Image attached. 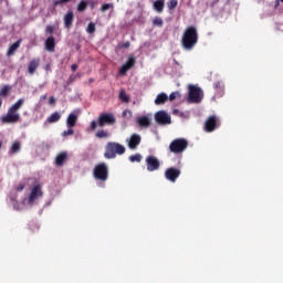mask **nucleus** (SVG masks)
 <instances>
[{
  "label": "nucleus",
  "mask_w": 283,
  "mask_h": 283,
  "mask_svg": "<svg viewBox=\"0 0 283 283\" xmlns=\"http://www.w3.org/2000/svg\"><path fill=\"white\" fill-rule=\"evenodd\" d=\"M23 103H25V99L20 98L11 105L7 111V114L0 118L1 123L3 125H17V123L21 122V114H19V109L23 107Z\"/></svg>",
  "instance_id": "obj_1"
},
{
  "label": "nucleus",
  "mask_w": 283,
  "mask_h": 283,
  "mask_svg": "<svg viewBox=\"0 0 283 283\" xmlns=\"http://www.w3.org/2000/svg\"><path fill=\"white\" fill-rule=\"evenodd\" d=\"M198 45V29L193 25H189L184 31L181 36V46L184 50H191Z\"/></svg>",
  "instance_id": "obj_2"
},
{
  "label": "nucleus",
  "mask_w": 283,
  "mask_h": 283,
  "mask_svg": "<svg viewBox=\"0 0 283 283\" xmlns=\"http://www.w3.org/2000/svg\"><path fill=\"white\" fill-rule=\"evenodd\" d=\"M123 154H125V146L116 142H109L106 144L104 157L107 160L116 158V155L123 156Z\"/></svg>",
  "instance_id": "obj_3"
},
{
  "label": "nucleus",
  "mask_w": 283,
  "mask_h": 283,
  "mask_svg": "<svg viewBox=\"0 0 283 283\" xmlns=\"http://www.w3.org/2000/svg\"><path fill=\"white\" fill-rule=\"evenodd\" d=\"M116 123V117L112 113H103L98 116L97 122H91V132L96 130L97 127H105V125H114Z\"/></svg>",
  "instance_id": "obj_4"
},
{
  "label": "nucleus",
  "mask_w": 283,
  "mask_h": 283,
  "mask_svg": "<svg viewBox=\"0 0 283 283\" xmlns=\"http://www.w3.org/2000/svg\"><path fill=\"white\" fill-rule=\"evenodd\" d=\"M93 176L95 180H99V182H105L109 178V168L107 164L99 163L93 169Z\"/></svg>",
  "instance_id": "obj_5"
},
{
  "label": "nucleus",
  "mask_w": 283,
  "mask_h": 283,
  "mask_svg": "<svg viewBox=\"0 0 283 283\" xmlns=\"http://www.w3.org/2000/svg\"><path fill=\"white\" fill-rule=\"evenodd\" d=\"M189 147V142L185 138H177L169 145L171 154H182Z\"/></svg>",
  "instance_id": "obj_6"
},
{
  "label": "nucleus",
  "mask_w": 283,
  "mask_h": 283,
  "mask_svg": "<svg viewBox=\"0 0 283 283\" xmlns=\"http://www.w3.org/2000/svg\"><path fill=\"white\" fill-rule=\"evenodd\" d=\"M39 198H43V185L35 184L28 197L29 205H34Z\"/></svg>",
  "instance_id": "obj_7"
},
{
  "label": "nucleus",
  "mask_w": 283,
  "mask_h": 283,
  "mask_svg": "<svg viewBox=\"0 0 283 283\" xmlns=\"http://www.w3.org/2000/svg\"><path fill=\"white\" fill-rule=\"evenodd\" d=\"M202 101V90L195 85L189 86L188 103H200Z\"/></svg>",
  "instance_id": "obj_8"
},
{
  "label": "nucleus",
  "mask_w": 283,
  "mask_h": 283,
  "mask_svg": "<svg viewBox=\"0 0 283 283\" xmlns=\"http://www.w3.org/2000/svg\"><path fill=\"white\" fill-rule=\"evenodd\" d=\"M180 174H182V171L179 168L169 167L165 170V178L169 182H176V180L180 178Z\"/></svg>",
  "instance_id": "obj_9"
},
{
  "label": "nucleus",
  "mask_w": 283,
  "mask_h": 283,
  "mask_svg": "<svg viewBox=\"0 0 283 283\" xmlns=\"http://www.w3.org/2000/svg\"><path fill=\"white\" fill-rule=\"evenodd\" d=\"M147 171H158L160 169V160L156 156L149 155L146 157Z\"/></svg>",
  "instance_id": "obj_10"
},
{
  "label": "nucleus",
  "mask_w": 283,
  "mask_h": 283,
  "mask_svg": "<svg viewBox=\"0 0 283 283\" xmlns=\"http://www.w3.org/2000/svg\"><path fill=\"white\" fill-rule=\"evenodd\" d=\"M155 120L158 125H171V116L165 111L155 114Z\"/></svg>",
  "instance_id": "obj_11"
},
{
  "label": "nucleus",
  "mask_w": 283,
  "mask_h": 283,
  "mask_svg": "<svg viewBox=\"0 0 283 283\" xmlns=\"http://www.w3.org/2000/svg\"><path fill=\"white\" fill-rule=\"evenodd\" d=\"M217 127H218V117L216 115L208 117V119L205 123L206 132L208 133L216 132Z\"/></svg>",
  "instance_id": "obj_12"
},
{
  "label": "nucleus",
  "mask_w": 283,
  "mask_h": 283,
  "mask_svg": "<svg viewBox=\"0 0 283 283\" xmlns=\"http://www.w3.org/2000/svg\"><path fill=\"white\" fill-rule=\"evenodd\" d=\"M143 138L138 134H133L128 139V148L129 149H138V145H140Z\"/></svg>",
  "instance_id": "obj_13"
},
{
  "label": "nucleus",
  "mask_w": 283,
  "mask_h": 283,
  "mask_svg": "<svg viewBox=\"0 0 283 283\" xmlns=\"http://www.w3.org/2000/svg\"><path fill=\"white\" fill-rule=\"evenodd\" d=\"M41 65V59L34 57L29 62L28 65V73L32 76L36 73V70H39V66Z\"/></svg>",
  "instance_id": "obj_14"
},
{
  "label": "nucleus",
  "mask_w": 283,
  "mask_h": 283,
  "mask_svg": "<svg viewBox=\"0 0 283 283\" xmlns=\"http://www.w3.org/2000/svg\"><path fill=\"white\" fill-rule=\"evenodd\" d=\"M73 23H74V12L69 11L64 15V28H66V30H70L72 29Z\"/></svg>",
  "instance_id": "obj_15"
},
{
  "label": "nucleus",
  "mask_w": 283,
  "mask_h": 283,
  "mask_svg": "<svg viewBox=\"0 0 283 283\" xmlns=\"http://www.w3.org/2000/svg\"><path fill=\"white\" fill-rule=\"evenodd\" d=\"M22 42H23V40L19 39L17 42L11 44L7 51V56H14V54H17V50H19V48H21Z\"/></svg>",
  "instance_id": "obj_16"
},
{
  "label": "nucleus",
  "mask_w": 283,
  "mask_h": 283,
  "mask_svg": "<svg viewBox=\"0 0 283 283\" xmlns=\"http://www.w3.org/2000/svg\"><path fill=\"white\" fill-rule=\"evenodd\" d=\"M78 120V115L71 113L66 118V126L69 129H74L76 127V123Z\"/></svg>",
  "instance_id": "obj_17"
},
{
  "label": "nucleus",
  "mask_w": 283,
  "mask_h": 283,
  "mask_svg": "<svg viewBox=\"0 0 283 283\" xmlns=\"http://www.w3.org/2000/svg\"><path fill=\"white\" fill-rule=\"evenodd\" d=\"M66 161H67V153L66 151H62V153L57 154V156L55 157L56 167H63V165H65Z\"/></svg>",
  "instance_id": "obj_18"
},
{
  "label": "nucleus",
  "mask_w": 283,
  "mask_h": 283,
  "mask_svg": "<svg viewBox=\"0 0 283 283\" xmlns=\"http://www.w3.org/2000/svg\"><path fill=\"white\" fill-rule=\"evenodd\" d=\"M45 50L48 52H54V49L56 48V40H54V38L52 35H50L46 40H45Z\"/></svg>",
  "instance_id": "obj_19"
},
{
  "label": "nucleus",
  "mask_w": 283,
  "mask_h": 283,
  "mask_svg": "<svg viewBox=\"0 0 283 283\" xmlns=\"http://www.w3.org/2000/svg\"><path fill=\"white\" fill-rule=\"evenodd\" d=\"M139 127H151V118L149 116H142L137 119Z\"/></svg>",
  "instance_id": "obj_20"
},
{
  "label": "nucleus",
  "mask_w": 283,
  "mask_h": 283,
  "mask_svg": "<svg viewBox=\"0 0 283 283\" xmlns=\"http://www.w3.org/2000/svg\"><path fill=\"white\" fill-rule=\"evenodd\" d=\"M153 8L156 12H158L159 14L163 13V11L165 10V0H156L153 3Z\"/></svg>",
  "instance_id": "obj_21"
},
{
  "label": "nucleus",
  "mask_w": 283,
  "mask_h": 283,
  "mask_svg": "<svg viewBox=\"0 0 283 283\" xmlns=\"http://www.w3.org/2000/svg\"><path fill=\"white\" fill-rule=\"evenodd\" d=\"M166 101H169V96L166 93H160L155 99V105H165Z\"/></svg>",
  "instance_id": "obj_22"
},
{
  "label": "nucleus",
  "mask_w": 283,
  "mask_h": 283,
  "mask_svg": "<svg viewBox=\"0 0 283 283\" xmlns=\"http://www.w3.org/2000/svg\"><path fill=\"white\" fill-rule=\"evenodd\" d=\"M10 92H12V86H10V85H4V86H2L1 90H0V96H1L2 98H6V97H8V96L10 95Z\"/></svg>",
  "instance_id": "obj_23"
},
{
  "label": "nucleus",
  "mask_w": 283,
  "mask_h": 283,
  "mask_svg": "<svg viewBox=\"0 0 283 283\" xmlns=\"http://www.w3.org/2000/svg\"><path fill=\"white\" fill-rule=\"evenodd\" d=\"M46 120L50 124L59 123L61 120V114H59V112H55V113L51 114V116H49Z\"/></svg>",
  "instance_id": "obj_24"
},
{
  "label": "nucleus",
  "mask_w": 283,
  "mask_h": 283,
  "mask_svg": "<svg viewBox=\"0 0 283 283\" xmlns=\"http://www.w3.org/2000/svg\"><path fill=\"white\" fill-rule=\"evenodd\" d=\"M19 151H21V143L15 142V143H13V145L11 146L10 153H11V154H19Z\"/></svg>",
  "instance_id": "obj_25"
},
{
  "label": "nucleus",
  "mask_w": 283,
  "mask_h": 283,
  "mask_svg": "<svg viewBox=\"0 0 283 283\" xmlns=\"http://www.w3.org/2000/svg\"><path fill=\"white\" fill-rule=\"evenodd\" d=\"M85 10H87V0H82L77 4V12H85Z\"/></svg>",
  "instance_id": "obj_26"
},
{
  "label": "nucleus",
  "mask_w": 283,
  "mask_h": 283,
  "mask_svg": "<svg viewBox=\"0 0 283 283\" xmlns=\"http://www.w3.org/2000/svg\"><path fill=\"white\" fill-rule=\"evenodd\" d=\"M128 70H132L134 65H136V57L130 56L128 57L127 62L124 64Z\"/></svg>",
  "instance_id": "obj_27"
},
{
  "label": "nucleus",
  "mask_w": 283,
  "mask_h": 283,
  "mask_svg": "<svg viewBox=\"0 0 283 283\" xmlns=\"http://www.w3.org/2000/svg\"><path fill=\"white\" fill-rule=\"evenodd\" d=\"M140 160H143V155H140V154H135V155L129 156L130 163H140Z\"/></svg>",
  "instance_id": "obj_28"
},
{
  "label": "nucleus",
  "mask_w": 283,
  "mask_h": 283,
  "mask_svg": "<svg viewBox=\"0 0 283 283\" xmlns=\"http://www.w3.org/2000/svg\"><path fill=\"white\" fill-rule=\"evenodd\" d=\"M72 2V0H54L53 7L59 8V6H66V3Z\"/></svg>",
  "instance_id": "obj_29"
},
{
  "label": "nucleus",
  "mask_w": 283,
  "mask_h": 283,
  "mask_svg": "<svg viewBox=\"0 0 283 283\" xmlns=\"http://www.w3.org/2000/svg\"><path fill=\"white\" fill-rule=\"evenodd\" d=\"M86 32L88 34H94V32H96V24L94 22H90L86 28Z\"/></svg>",
  "instance_id": "obj_30"
},
{
  "label": "nucleus",
  "mask_w": 283,
  "mask_h": 283,
  "mask_svg": "<svg viewBox=\"0 0 283 283\" xmlns=\"http://www.w3.org/2000/svg\"><path fill=\"white\" fill-rule=\"evenodd\" d=\"M96 138H108L109 137V133H107V130L101 129L96 133Z\"/></svg>",
  "instance_id": "obj_31"
},
{
  "label": "nucleus",
  "mask_w": 283,
  "mask_h": 283,
  "mask_svg": "<svg viewBox=\"0 0 283 283\" xmlns=\"http://www.w3.org/2000/svg\"><path fill=\"white\" fill-rule=\"evenodd\" d=\"M119 98L123 103H129V95L125 91L119 92Z\"/></svg>",
  "instance_id": "obj_32"
},
{
  "label": "nucleus",
  "mask_w": 283,
  "mask_h": 283,
  "mask_svg": "<svg viewBox=\"0 0 283 283\" xmlns=\"http://www.w3.org/2000/svg\"><path fill=\"white\" fill-rule=\"evenodd\" d=\"M165 22L161 20V18H158L156 17L154 20H153V25H156L157 28H163V24Z\"/></svg>",
  "instance_id": "obj_33"
},
{
  "label": "nucleus",
  "mask_w": 283,
  "mask_h": 283,
  "mask_svg": "<svg viewBox=\"0 0 283 283\" xmlns=\"http://www.w3.org/2000/svg\"><path fill=\"white\" fill-rule=\"evenodd\" d=\"M178 8V0H169L168 1V9L176 10Z\"/></svg>",
  "instance_id": "obj_34"
},
{
  "label": "nucleus",
  "mask_w": 283,
  "mask_h": 283,
  "mask_svg": "<svg viewBox=\"0 0 283 283\" xmlns=\"http://www.w3.org/2000/svg\"><path fill=\"white\" fill-rule=\"evenodd\" d=\"M180 92H172L169 97H168V101H176V98H180Z\"/></svg>",
  "instance_id": "obj_35"
},
{
  "label": "nucleus",
  "mask_w": 283,
  "mask_h": 283,
  "mask_svg": "<svg viewBox=\"0 0 283 283\" xmlns=\"http://www.w3.org/2000/svg\"><path fill=\"white\" fill-rule=\"evenodd\" d=\"M111 8H114V4H112V3H104V4L101 7V11H102V12H107V10H109Z\"/></svg>",
  "instance_id": "obj_36"
},
{
  "label": "nucleus",
  "mask_w": 283,
  "mask_h": 283,
  "mask_svg": "<svg viewBox=\"0 0 283 283\" xmlns=\"http://www.w3.org/2000/svg\"><path fill=\"white\" fill-rule=\"evenodd\" d=\"M127 72H129V69L124 64L120 69H119V74L120 76H125L127 74Z\"/></svg>",
  "instance_id": "obj_37"
},
{
  "label": "nucleus",
  "mask_w": 283,
  "mask_h": 283,
  "mask_svg": "<svg viewBox=\"0 0 283 283\" xmlns=\"http://www.w3.org/2000/svg\"><path fill=\"white\" fill-rule=\"evenodd\" d=\"M62 136H74V129L73 128H69L67 130H64L62 133Z\"/></svg>",
  "instance_id": "obj_38"
},
{
  "label": "nucleus",
  "mask_w": 283,
  "mask_h": 283,
  "mask_svg": "<svg viewBox=\"0 0 283 283\" xmlns=\"http://www.w3.org/2000/svg\"><path fill=\"white\" fill-rule=\"evenodd\" d=\"M54 30H55L54 25H46L45 28L46 34H54Z\"/></svg>",
  "instance_id": "obj_39"
},
{
  "label": "nucleus",
  "mask_w": 283,
  "mask_h": 283,
  "mask_svg": "<svg viewBox=\"0 0 283 283\" xmlns=\"http://www.w3.org/2000/svg\"><path fill=\"white\" fill-rule=\"evenodd\" d=\"M130 45H132V43L129 41H127L123 44H119V49L120 50H127Z\"/></svg>",
  "instance_id": "obj_40"
},
{
  "label": "nucleus",
  "mask_w": 283,
  "mask_h": 283,
  "mask_svg": "<svg viewBox=\"0 0 283 283\" xmlns=\"http://www.w3.org/2000/svg\"><path fill=\"white\" fill-rule=\"evenodd\" d=\"M23 189H25V185L19 184L15 188V191H23Z\"/></svg>",
  "instance_id": "obj_41"
},
{
  "label": "nucleus",
  "mask_w": 283,
  "mask_h": 283,
  "mask_svg": "<svg viewBox=\"0 0 283 283\" xmlns=\"http://www.w3.org/2000/svg\"><path fill=\"white\" fill-rule=\"evenodd\" d=\"M90 8H91V10H94V8H96V1H91Z\"/></svg>",
  "instance_id": "obj_42"
},
{
  "label": "nucleus",
  "mask_w": 283,
  "mask_h": 283,
  "mask_svg": "<svg viewBox=\"0 0 283 283\" xmlns=\"http://www.w3.org/2000/svg\"><path fill=\"white\" fill-rule=\"evenodd\" d=\"M71 70L72 72H76V70H78V64L71 65Z\"/></svg>",
  "instance_id": "obj_43"
},
{
  "label": "nucleus",
  "mask_w": 283,
  "mask_h": 283,
  "mask_svg": "<svg viewBox=\"0 0 283 283\" xmlns=\"http://www.w3.org/2000/svg\"><path fill=\"white\" fill-rule=\"evenodd\" d=\"M49 103H50V105H54V103H56V99L54 97H50Z\"/></svg>",
  "instance_id": "obj_44"
},
{
  "label": "nucleus",
  "mask_w": 283,
  "mask_h": 283,
  "mask_svg": "<svg viewBox=\"0 0 283 283\" xmlns=\"http://www.w3.org/2000/svg\"><path fill=\"white\" fill-rule=\"evenodd\" d=\"M48 98V95H42L41 97H40V101H45Z\"/></svg>",
  "instance_id": "obj_45"
},
{
  "label": "nucleus",
  "mask_w": 283,
  "mask_h": 283,
  "mask_svg": "<svg viewBox=\"0 0 283 283\" xmlns=\"http://www.w3.org/2000/svg\"><path fill=\"white\" fill-rule=\"evenodd\" d=\"M280 6V0H275L274 8H277Z\"/></svg>",
  "instance_id": "obj_46"
},
{
  "label": "nucleus",
  "mask_w": 283,
  "mask_h": 283,
  "mask_svg": "<svg viewBox=\"0 0 283 283\" xmlns=\"http://www.w3.org/2000/svg\"><path fill=\"white\" fill-rule=\"evenodd\" d=\"M1 105H3V99L0 98V107H1Z\"/></svg>",
  "instance_id": "obj_47"
},
{
  "label": "nucleus",
  "mask_w": 283,
  "mask_h": 283,
  "mask_svg": "<svg viewBox=\"0 0 283 283\" xmlns=\"http://www.w3.org/2000/svg\"><path fill=\"white\" fill-rule=\"evenodd\" d=\"M1 105H3V99L0 98V107H1Z\"/></svg>",
  "instance_id": "obj_48"
},
{
  "label": "nucleus",
  "mask_w": 283,
  "mask_h": 283,
  "mask_svg": "<svg viewBox=\"0 0 283 283\" xmlns=\"http://www.w3.org/2000/svg\"><path fill=\"white\" fill-rule=\"evenodd\" d=\"M1 105H3V99L0 98V107H1Z\"/></svg>",
  "instance_id": "obj_49"
},
{
  "label": "nucleus",
  "mask_w": 283,
  "mask_h": 283,
  "mask_svg": "<svg viewBox=\"0 0 283 283\" xmlns=\"http://www.w3.org/2000/svg\"><path fill=\"white\" fill-rule=\"evenodd\" d=\"M90 83H94V78H90Z\"/></svg>",
  "instance_id": "obj_50"
},
{
  "label": "nucleus",
  "mask_w": 283,
  "mask_h": 283,
  "mask_svg": "<svg viewBox=\"0 0 283 283\" xmlns=\"http://www.w3.org/2000/svg\"><path fill=\"white\" fill-rule=\"evenodd\" d=\"M2 145H3V142L0 140V149H1Z\"/></svg>",
  "instance_id": "obj_51"
},
{
  "label": "nucleus",
  "mask_w": 283,
  "mask_h": 283,
  "mask_svg": "<svg viewBox=\"0 0 283 283\" xmlns=\"http://www.w3.org/2000/svg\"><path fill=\"white\" fill-rule=\"evenodd\" d=\"M281 2L283 3V0H281Z\"/></svg>",
  "instance_id": "obj_52"
}]
</instances>
